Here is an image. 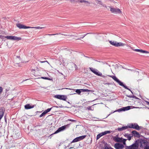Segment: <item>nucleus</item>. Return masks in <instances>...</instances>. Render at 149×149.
Returning <instances> with one entry per match:
<instances>
[{"instance_id":"5701e85b","label":"nucleus","mask_w":149,"mask_h":149,"mask_svg":"<svg viewBox=\"0 0 149 149\" xmlns=\"http://www.w3.org/2000/svg\"><path fill=\"white\" fill-rule=\"evenodd\" d=\"M95 1L97 3L100 4L101 5L103 6H104L103 5V4L101 1L98 0H95Z\"/></svg>"},{"instance_id":"cd10ccee","label":"nucleus","mask_w":149,"mask_h":149,"mask_svg":"<svg viewBox=\"0 0 149 149\" xmlns=\"http://www.w3.org/2000/svg\"><path fill=\"white\" fill-rule=\"evenodd\" d=\"M52 107L51 108H48L47 109V110H45L44 111L45 112V113H47L48 112H49L50 111V110L52 109Z\"/></svg>"},{"instance_id":"473e14b6","label":"nucleus","mask_w":149,"mask_h":149,"mask_svg":"<svg viewBox=\"0 0 149 149\" xmlns=\"http://www.w3.org/2000/svg\"><path fill=\"white\" fill-rule=\"evenodd\" d=\"M10 89V88H8L5 90V93L8 92Z\"/></svg>"},{"instance_id":"1a4fd4ad","label":"nucleus","mask_w":149,"mask_h":149,"mask_svg":"<svg viewBox=\"0 0 149 149\" xmlns=\"http://www.w3.org/2000/svg\"><path fill=\"white\" fill-rule=\"evenodd\" d=\"M17 26L19 28V29H29L30 28V26H27L21 24L20 23H17L16 24Z\"/></svg>"},{"instance_id":"4468645a","label":"nucleus","mask_w":149,"mask_h":149,"mask_svg":"<svg viewBox=\"0 0 149 149\" xmlns=\"http://www.w3.org/2000/svg\"><path fill=\"white\" fill-rule=\"evenodd\" d=\"M66 127V126L65 125L61 127H60L55 132L54 134H57L61 131L64 130L65 129Z\"/></svg>"},{"instance_id":"393cba45","label":"nucleus","mask_w":149,"mask_h":149,"mask_svg":"<svg viewBox=\"0 0 149 149\" xmlns=\"http://www.w3.org/2000/svg\"><path fill=\"white\" fill-rule=\"evenodd\" d=\"M10 93L9 92H7L6 93H5V95L4 97H6V98L9 95H10Z\"/></svg>"},{"instance_id":"bb28decb","label":"nucleus","mask_w":149,"mask_h":149,"mask_svg":"<svg viewBox=\"0 0 149 149\" xmlns=\"http://www.w3.org/2000/svg\"><path fill=\"white\" fill-rule=\"evenodd\" d=\"M41 125H38L35 127V128L37 129V130L38 129V130L41 129Z\"/></svg>"},{"instance_id":"5fc2aeb1","label":"nucleus","mask_w":149,"mask_h":149,"mask_svg":"<svg viewBox=\"0 0 149 149\" xmlns=\"http://www.w3.org/2000/svg\"><path fill=\"white\" fill-rule=\"evenodd\" d=\"M44 62V61H42V62H42V63H43V62Z\"/></svg>"},{"instance_id":"6ab92c4d","label":"nucleus","mask_w":149,"mask_h":149,"mask_svg":"<svg viewBox=\"0 0 149 149\" xmlns=\"http://www.w3.org/2000/svg\"><path fill=\"white\" fill-rule=\"evenodd\" d=\"M124 136L125 137H127L128 138V140L130 141L131 139V138L132 137V134H125L124 135Z\"/></svg>"},{"instance_id":"37998d69","label":"nucleus","mask_w":149,"mask_h":149,"mask_svg":"<svg viewBox=\"0 0 149 149\" xmlns=\"http://www.w3.org/2000/svg\"><path fill=\"white\" fill-rule=\"evenodd\" d=\"M135 74L137 75H139V72L138 71H136L135 72Z\"/></svg>"},{"instance_id":"f8f14e48","label":"nucleus","mask_w":149,"mask_h":149,"mask_svg":"<svg viewBox=\"0 0 149 149\" xmlns=\"http://www.w3.org/2000/svg\"><path fill=\"white\" fill-rule=\"evenodd\" d=\"M130 48L132 49L134 51L137 52H139L142 53H149V52L147 51H146L143 50L142 49H133L132 47H130Z\"/></svg>"},{"instance_id":"c756f323","label":"nucleus","mask_w":149,"mask_h":149,"mask_svg":"<svg viewBox=\"0 0 149 149\" xmlns=\"http://www.w3.org/2000/svg\"><path fill=\"white\" fill-rule=\"evenodd\" d=\"M78 141V139L77 137H76V138H75L73 140V141H72L71 143L76 142Z\"/></svg>"},{"instance_id":"ddd939ff","label":"nucleus","mask_w":149,"mask_h":149,"mask_svg":"<svg viewBox=\"0 0 149 149\" xmlns=\"http://www.w3.org/2000/svg\"><path fill=\"white\" fill-rule=\"evenodd\" d=\"M130 106H128L125 107H123L120 109H119L117 110V111L118 112H120L121 111H125L129 110L130 109Z\"/></svg>"},{"instance_id":"c03bdc74","label":"nucleus","mask_w":149,"mask_h":149,"mask_svg":"<svg viewBox=\"0 0 149 149\" xmlns=\"http://www.w3.org/2000/svg\"><path fill=\"white\" fill-rule=\"evenodd\" d=\"M68 120L69 121H72V122H74V121H75V120H74L73 119H68Z\"/></svg>"},{"instance_id":"58836bf2","label":"nucleus","mask_w":149,"mask_h":149,"mask_svg":"<svg viewBox=\"0 0 149 149\" xmlns=\"http://www.w3.org/2000/svg\"><path fill=\"white\" fill-rule=\"evenodd\" d=\"M70 1L72 3H74V2H77V0H70Z\"/></svg>"},{"instance_id":"8fccbe9b","label":"nucleus","mask_w":149,"mask_h":149,"mask_svg":"<svg viewBox=\"0 0 149 149\" xmlns=\"http://www.w3.org/2000/svg\"><path fill=\"white\" fill-rule=\"evenodd\" d=\"M73 148V147H70V148H69V149H71V148Z\"/></svg>"},{"instance_id":"9b49d317","label":"nucleus","mask_w":149,"mask_h":149,"mask_svg":"<svg viewBox=\"0 0 149 149\" xmlns=\"http://www.w3.org/2000/svg\"><path fill=\"white\" fill-rule=\"evenodd\" d=\"M114 147L116 149H123L124 146L122 144L116 143L115 144Z\"/></svg>"},{"instance_id":"2f4dec72","label":"nucleus","mask_w":149,"mask_h":149,"mask_svg":"<svg viewBox=\"0 0 149 149\" xmlns=\"http://www.w3.org/2000/svg\"><path fill=\"white\" fill-rule=\"evenodd\" d=\"M46 114V113H45V112L44 111L42 113L40 116L39 117H41L43 116H44L45 114Z\"/></svg>"},{"instance_id":"3c124183","label":"nucleus","mask_w":149,"mask_h":149,"mask_svg":"<svg viewBox=\"0 0 149 149\" xmlns=\"http://www.w3.org/2000/svg\"><path fill=\"white\" fill-rule=\"evenodd\" d=\"M80 38H78V39H77V40H80Z\"/></svg>"},{"instance_id":"7c9ffc66","label":"nucleus","mask_w":149,"mask_h":149,"mask_svg":"<svg viewBox=\"0 0 149 149\" xmlns=\"http://www.w3.org/2000/svg\"><path fill=\"white\" fill-rule=\"evenodd\" d=\"M5 38L8 39H10L11 40L12 36H6L5 37Z\"/></svg>"},{"instance_id":"dca6fc26","label":"nucleus","mask_w":149,"mask_h":149,"mask_svg":"<svg viewBox=\"0 0 149 149\" xmlns=\"http://www.w3.org/2000/svg\"><path fill=\"white\" fill-rule=\"evenodd\" d=\"M143 144H145L146 146H147V145H148V142L147 141L145 140H143L142 141H141L140 142V147L141 148H143Z\"/></svg>"},{"instance_id":"39448f33","label":"nucleus","mask_w":149,"mask_h":149,"mask_svg":"<svg viewBox=\"0 0 149 149\" xmlns=\"http://www.w3.org/2000/svg\"><path fill=\"white\" fill-rule=\"evenodd\" d=\"M89 68L96 75L100 76H102V73L99 72H97L98 70L96 69H94L92 68Z\"/></svg>"},{"instance_id":"f03ea898","label":"nucleus","mask_w":149,"mask_h":149,"mask_svg":"<svg viewBox=\"0 0 149 149\" xmlns=\"http://www.w3.org/2000/svg\"><path fill=\"white\" fill-rule=\"evenodd\" d=\"M109 8H110V11H111V13H114L116 14H121L122 12L121 10L119 9L118 8H114L112 7V6H110Z\"/></svg>"},{"instance_id":"a878e982","label":"nucleus","mask_w":149,"mask_h":149,"mask_svg":"<svg viewBox=\"0 0 149 149\" xmlns=\"http://www.w3.org/2000/svg\"><path fill=\"white\" fill-rule=\"evenodd\" d=\"M128 97H130V98H136V97L134 96V95H126Z\"/></svg>"},{"instance_id":"de8ad7c7","label":"nucleus","mask_w":149,"mask_h":149,"mask_svg":"<svg viewBox=\"0 0 149 149\" xmlns=\"http://www.w3.org/2000/svg\"><path fill=\"white\" fill-rule=\"evenodd\" d=\"M109 84H110L109 83H104V85H109Z\"/></svg>"},{"instance_id":"f257e3e1","label":"nucleus","mask_w":149,"mask_h":149,"mask_svg":"<svg viewBox=\"0 0 149 149\" xmlns=\"http://www.w3.org/2000/svg\"><path fill=\"white\" fill-rule=\"evenodd\" d=\"M109 42L111 45L116 47L123 46L125 45V44L121 42H117L116 41L109 40Z\"/></svg>"},{"instance_id":"a19ab883","label":"nucleus","mask_w":149,"mask_h":149,"mask_svg":"<svg viewBox=\"0 0 149 149\" xmlns=\"http://www.w3.org/2000/svg\"><path fill=\"white\" fill-rule=\"evenodd\" d=\"M85 3L87 4V5H86L87 6H88V4H90V3L88 1H86Z\"/></svg>"},{"instance_id":"c85d7f7f","label":"nucleus","mask_w":149,"mask_h":149,"mask_svg":"<svg viewBox=\"0 0 149 149\" xmlns=\"http://www.w3.org/2000/svg\"><path fill=\"white\" fill-rule=\"evenodd\" d=\"M30 28H33V29H42V27H40L39 26H37V27H30Z\"/></svg>"},{"instance_id":"ea45409f","label":"nucleus","mask_w":149,"mask_h":149,"mask_svg":"<svg viewBox=\"0 0 149 149\" xmlns=\"http://www.w3.org/2000/svg\"><path fill=\"white\" fill-rule=\"evenodd\" d=\"M132 125V123L130 124H128V125H127V128H130V127H132V126H131Z\"/></svg>"},{"instance_id":"b1692460","label":"nucleus","mask_w":149,"mask_h":149,"mask_svg":"<svg viewBox=\"0 0 149 149\" xmlns=\"http://www.w3.org/2000/svg\"><path fill=\"white\" fill-rule=\"evenodd\" d=\"M122 84H123V85L122 86H123V87H124L126 89H127L128 90H129V91H130L133 94V93L132 92V91H131V90L127 88V86H126V85H124L123 83H122Z\"/></svg>"},{"instance_id":"7ed1b4c3","label":"nucleus","mask_w":149,"mask_h":149,"mask_svg":"<svg viewBox=\"0 0 149 149\" xmlns=\"http://www.w3.org/2000/svg\"><path fill=\"white\" fill-rule=\"evenodd\" d=\"M139 147V143L137 141L130 146H127L126 149H138Z\"/></svg>"},{"instance_id":"2eb2a0df","label":"nucleus","mask_w":149,"mask_h":149,"mask_svg":"<svg viewBox=\"0 0 149 149\" xmlns=\"http://www.w3.org/2000/svg\"><path fill=\"white\" fill-rule=\"evenodd\" d=\"M132 136L135 137H139L140 136L139 133L136 130H133L132 132Z\"/></svg>"},{"instance_id":"e433bc0d","label":"nucleus","mask_w":149,"mask_h":149,"mask_svg":"<svg viewBox=\"0 0 149 149\" xmlns=\"http://www.w3.org/2000/svg\"><path fill=\"white\" fill-rule=\"evenodd\" d=\"M127 140L126 139H122V142L123 144L124 145L125 144V141Z\"/></svg>"},{"instance_id":"423d86ee","label":"nucleus","mask_w":149,"mask_h":149,"mask_svg":"<svg viewBox=\"0 0 149 149\" xmlns=\"http://www.w3.org/2000/svg\"><path fill=\"white\" fill-rule=\"evenodd\" d=\"M75 92L77 93L78 94L81 93V92H94V91L89 90L88 89H76V90Z\"/></svg>"},{"instance_id":"20e7f679","label":"nucleus","mask_w":149,"mask_h":149,"mask_svg":"<svg viewBox=\"0 0 149 149\" xmlns=\"http://www.w3.org/2000/svg\"><path fill=\"white\" fill-rule=\"evenodd\" d=\"M54 97L55 98L62 100L64 101H66L67 98V96L64 95H56L54 96Z\"/></svg>"},{"instance_id":"f3484780","label":"nucleus","mask_w":149,"mask_h":149,"mask_svg":"<svg viewBox=\"0 0 149 149\" xmlns=\"http://www.w3.org/2000/svg\"><path fill=\"white\" fill-rule=\"evenodd\" d=\"M113 140L116 142H122V138H119L117 137H114L113 138Z\"/></svg>"},{"instance_id":"c9c22d12","label":"nucleus","mask_w":149,"mask_h":149,"mask_svg":"<svg viewBox=\"0 0 149 149\" xmlns=\"http://www.w3.org/2000/svg\"><path fill=\"white\" fill-rule=\"evenodd\" d=\"M3 88L1 86H0V95L1 94L2 92H3Z\"/></svg>"},{"instance_id":"6e6552de","label":"nucleus","mask_w":149,"mask_h":149,"mask_svg":"<svg viewBox=\"0 0 149 149\" xmlns=\"http://www.w3.org/2000/svg\"><path fill=\"white\" fill-rule=\"evenodd\" d=\"M132 127H130V128H132L133 129H136L137 130H139L141 129L140 126H139L137 123H132L131 125Z\"/></svg>"},{"instance_id":"aec40b11","label":"nucleus","mask_w":149,"mask_h":149,"mask_svg":"<svg viewBox=\"0 0 149 149\" xmlns=\"http://www.w3.org/2000/svg\"><path fill=\"white\" fill-rule=\"evenodd\" d=\"M21 39V38L20 37H17L15 36H12L11 40H19Z\"/></svg>"},{"instance_id":"49530a36","label":"nucleus","mask_w":149,"mask_h":149,"mask_svg":"<svg viewBox=\"0 0 149 149\" xmlns=\"http://www.w3.org/2000/svg\"><path fill=\"white\" fill-rule=\"evenodd\" d=\"M145 102L147 103V104L149 105V102L146 101Z\"/></svg>"},{"instance_id":"603ef678","label":"nucleus","mask_w":149,"mask_h":149,"mask_svg":"<svg viewBox=\"0 0 149 149\" xmlns=\"http://www.w3.org/2000/svg\"><path fill=\"white\" fill-rule=\"evenodd\" d=\"M55 107H56V108H58V106H55Z\"/></svg>"},{"instance_id":"0eeeda50","label":"nucleus","mask_w":149,"mask_h":149,"mask_svg":"<svg viewBox=\"0 0 149 149\" xmlns=\"http://www.w3.org/2000/svg\"><path fill=\"white\" fill-rule=\"evenodd\" d=\"M111 132L109 131H106L104 132H102L97 135V136L96 139L98 140L102 136L105 135L107 134L110 133Z\"/></svg>"},{"instance_id":"9d476101","label":"nucleus","mask_w":149,"mask_h":149,"mask_svg":"<svg viewBox=\"0 0 149 149\" xmlns=\"http://www.w3.org/2000/svg\"><path fill=\"white\" fill-rule=\"evenodd\" d=\"M110 77L111 78L117 83H118L120 85H123V82H121L120 80L118 79L115 76H110Z\"/></svg>"},{"instance_id":"a18cd8bd","label":"nucleus","mask_w":149,"mask_h":149,"mask_svg":"<svg viewBox=\"0 0 149 149\" xmlns=\"http://www.w3.org/2000/svg\"><path fill=\"white\" fill-rule=\"evenodd\" d=\"M144 149H149V146H146Z\"/></svg>"},{"instance_id":"f704fd0d","label":"nucleus","mask_w":149,"mask_h":149,"mask_svg":"<svg viewBox=\"0 0 149 149\" xmlns=\"http://www.w3.org/2000/svg\"><path fill=\"white\" fill-rule=\"evenodd\" d=\"M86 1L84 0H78V1L81 3H85Z\"/></svg>"},{"instance_id":"72a5a7b5","label":"nucleus","mask_w":149,"mask_h":149,"mask_svg":"<svg viewBox=\"0 0 149 149\" xmlns=\"http://www.w3.org/2000/svg\"><path fill=\"white\" fill-rule=\"evenodd\" d=\"M91 33H87L84 34V35H81V36H82V37H81V38H83L87 35H88V34H91Z\"/></svg>"},{"instance_id":"79ce46f5","label":"nucleus","mask_w":149,"mask_h":149,"mask_svg":"<svg viewBox=\"0 0 149 149\" xmlns=\"http://www.w3.org/2000/svg\"><path fill=\"white\" fill-rule=\"evenodd\" d=\"M58 33L55 34H47L46 35H47L48 36H53V35H58Z\"/></svg>"},{"instance_id":"a211bd4d","label":"nucleus","mask_w":149,"mask_h":149,"mask_svg":"<svg viewBox=\"0 0 149 149\" xmlns=\"http://www.w3.org/2000/svg\"><path fill=\"white\" fill-rule=\"evenodd\" d=\"M35 106H36V105L35 104L31 106H30L29 104H27L24 107L26 109H29L33 108Z\"/></svg>"},{"instance_id":"412c9836","label":"nucleus","mask_w":149,"mask_h":149,"mask_svg":"<svg viewBox=\"0 0 149 149\" xmlns=\"http://www.w3.org/2000/svg\"><path fill=\"white\" fill-rule=\"evenodd\" d=\"M127 129V126H123L121 127L118 128V131H122Z\"/></svg>"},{"instance_id":"4c0bfd02","label":"nucleus","mask_w":149,"mask_h":149,"mask_svg":"<svg viewBox=\"0 0 149 149\" xmlns=\"http://www.w3.org/2000/svg\"><path fill=\"white\" fill-rule=\"evenodd\" d=\"M41 78L45 79H47V80H51V79H50L46 77H41Z\"/></svg>"},{"instance_id":"09e8293b","label":"nucleus","mask_w":149,"mask_h":149,"mask_svg":"<svg viewBox=\"0 0 149 149\" xmlns=\"http://www.w3.org/2000/svg\"><path fill=\"white\" fill-rule=\"evenodd\" d=\"M91 107H88V109H90V108H91Z\"/></svg>"},{"instance_id":"864d4df0","label":"nucleus","mask_w":149,"mask_h":149,"mask_svg":"<svg viewBox=\"0 0 149 149\" xmlns=\"http://www.w3.org/2000/svg\"><path fill=\"white\" fill-rule=\"evenodd\" d=\"M110 114H109L106 117H107L108 116H109L110 115Z\"/></svg>"},{"instance_id":"4be33fe9","label":"nucleus","mask_w":149,"mask_h":149,"mask_svg":"<svg viewBox=\"0 0 149 149\" xmlns=\"http://www.w3.org/2000/svg\"><path fill=\"white\" fill-rule=\"evenodd\" d=\"M86 136V135H83L79 137H77L78 141H81L84 139Z\"/></svg>"}]
</instances>
